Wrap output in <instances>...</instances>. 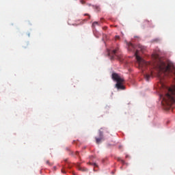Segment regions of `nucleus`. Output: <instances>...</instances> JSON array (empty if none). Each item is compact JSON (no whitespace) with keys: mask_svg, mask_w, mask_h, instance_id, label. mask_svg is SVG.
I'll return each mask as SVG.
<instances>
[{"mask_svg":"<svg viewBox=\"0 0 175 175\" xmlns=\"http://www.w3.org/2000/svg\"><path fill=\"white\" fill-rule=\"evenodd\" d=\"M157 77L162 80L165 77H172L175 74V68L172 62H159L157 64Z\"/></svg>","mask_w":175,"mask_h":175,"instance_id":"1","label":"nucleus"},{"mask_svg":"<svg viewBox=\"0 0 175 175\" xmlns=\"http://www.w3.org/2000/svg\"><path fill=\"white\" fill-rule=\"evenodd\" d=\"M161 88L167 92L165 96L163 94L159 95V98L162 100L161 105L171 107L175 102V86L174 88H168L164 83H161Z\"/></svg>","mask_w":175,"mask_h":175,"instance_id":"2","label":"nucleus"},{"mask_svg":"<svg viewBox=\"0 0 175 175\" xmlns=\"http://www.w3.org/2000/svg\"><path fill=\"white\" fill-rule=\"evenodd\" d=\"M112 80L116 82V89L121 90H125V87L122 85L123 82H124V79L120 77L119 75L116 72L112 73Z\"/></svg>","mask_w":175,"mask_h":175,"instance_id":"3","label":"nucleus"},{"mask_svg":"<svg viewBox=\"0 0 175 175\" xmlns=\"http://www.w3.org/2000/svg\"><path fill=\"white\" fill-rule=\"evenodd\" d=\"M134 55H135V57H136V59L139 64V67L144 68L150 65L149 62L144 61V59H142V57H140L139 55H138V50H137L136 52H135Z\"/></svg>","mask_w":175,"mask_h":175,"instance_id":"4","label":"nucleus"},{"mask_svg":"<svg viewBox=\"0 0 175 175\" xmlns=\"http://www.w3.org/2000/svg\"><path fill=\"white\" fill-rule=\"evenodd\" d=\"M107 55L110 57V59H120V56L118 53L117 50H107Z\"/></svg>","mask_w":175,"mask_h":175,"instance_id":"5","label":"nucleus"},{"mask_svg":"<svg viewBox=\"0 0 175 175\" xmlns=\"http://www.w3.org/2000/svg\"><path fill=\"white\" fill-rule=\"evenodd\" d=\"M95 140H96V144H100V142L103 140V131H100V138L95 137Z\"/></svg>","mask_w":175,"mask_h":175,"instance_id":"6","label":"nucleus"},{"mask_svg":"<svg viewBox=\"0 0 175 175\" xmlns=\"http://www.w3.org/2000/svg\"><path fill=\"white\" fill-rule=\"evenodd\" d=\"M129 51H135V45H133L132 43L129 44Z\"/></svg>","mask_w":175,"mask_h":175,"instance_id":"7","label":"nucleus"},{"mask_svg":"<svg viewBox=\"0 0 175 175\" xmlns=\"http://www.w3.org/2000/svg\"><path fill=\"white\" fill-rule=\"evenodd\" d=\"M150 77H151V75L149 74H146V75H144V78L146 79V81H149Z\"/></svg>","mask_w":175,"mask_h":175,"instance_id":"8","label":"nucleus"},{"mask_svg":"<svg viewBox=\"0 0 175 175\" xmlns=\"http://www.w3.org/2000/svg\"><path fill=\"white\" fill-rule=\"evenodd\" d=\"M139 49H140V51L144 52V50H146V47L142 46V45H139Z\"/></svg>","mask_w":175,"mask_h":175,"instance_id":"9","label":"nucleus"},{"mask_svg":"<svg viewBox=\"0 0 175 175\" xmlns=\"http://www.w3.org/2000/svg\"><path fill=\"white\" fill-rule=\"evenodd\" d=\"M96 25H98V22L95 21L94 23H93V24H92V27H95Z\"/></svg>","mask_w":175,"mask_h":175,"instance_id":"10","label":"nucleus"},{"mask_svg":"<svg viewBox=\"0 0 175 175\" xmlns=\"http://www.w3.org/2000/svg\"><path fill=\"white\" fill-rule=\"evenodd\" d=\"M45 163H46V165H49V166L51 165V163L49 162V160H46V161H45Z\"/></svg>","mask_w":175,"mask_h":175,"instance_id":"11","label":"nucleus"},{"mask_svg":"<svg viewBox=\"0 0 175 175\" xmlns=\"http://www.w3.org/2000/svg\"><path fill=\"white\" fill-rule=\"evenodd\" d=\"M100 130H103L105 132L109 133V132H108V131H107V129L102 128V129H100Z\"/></svg>","mask_w":175,"mask_h":175,"instance_id":"12","label":"nucleus"},{"mask_svg":"<svg viewBox=\"0 0 175 175\" xmlns=\"http://www.w3.org/2000/svg\"><path fill=\"white\" fill-rule=\"evenodd\" d=\"M115 40H120L119 36H116Z\"/></svg>","mask_w":175,"mask_h":175,"instance_id":"13","label":"nucleus"},{"mask_svg":"<svg viewBox=\"0 0 175 175\" xmlns=\"http://www.w3.org/2000/svg\"><path fill=\"white\" fill-rule=\"evenodd\" d=\"M80 3H81V4L83 5V4H85V1L81 0V1H80Z\"/></svg>","mask_w":175,"mask_h":175,"instance_id":"14","label":"nucleus"},{"mask_svg":"<svg viewBox=\"0 0 175 175\" xmlns=\"http://www.w3.org/2000/svg\"><path fill=\"white\" fill-rule=\"evenodd\" d=\"M85 16H89V19H90V15H89L88 14H85Z\"/></svg>","mask_w":175,"mask_h":175,"instance_id":"15","label":"nucleus"},{"mask_svg":"<svg viewBox=\"0 0 175 175\" xmlns=\"http://www.w3.org/2000/svg\"><path fill=\"white\" fill-rule=\"evenodd\" d=\"M93 166H95V167H98V165H96V163H93Z\"/></svg>","mask_w":175,"mask_h":175,"instance_id":"16","label":"nucleus"},{"mask_svg":"<svg viewBox=\"0 0 175 175\" xmlns=\"http://www.w3.org/2000/svg\"><path fill=\"white\" fill-rule=\"evenodd\" d=\"M107 27H104V29H106Z\"/></svg>","mask_w":175,"mask_h":175,"instance_id":"17","label":"nucleus"},{"mask_svg":"<svg viewBox=\"0 0 175 175\" xmlns=\"http://www.w3.org/2000/svg\"><path fill=\"white\" fill-rule=\"evenodd\" d=\"M79 170H81V168H80V167H79Z\"/></svg>","mask_w":175,"mask_h":175,"instance_id":"18","label":"nucleus"}]
</instances>
